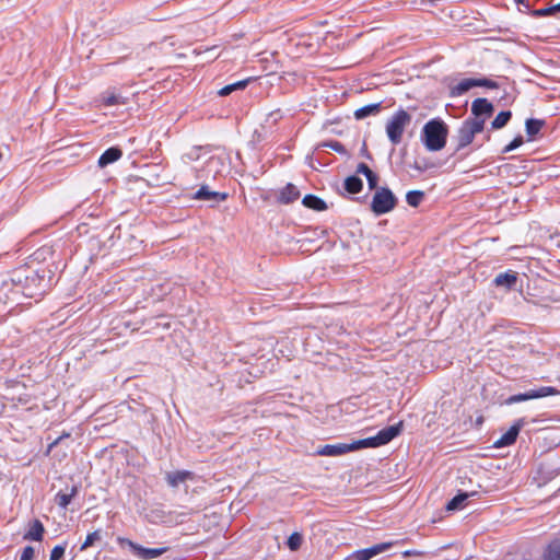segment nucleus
Instances as JSON below:
<instances>
[{"label": "nucleus", "instance_id": "obj_1", "mask_svg": "<svg viewBox=\"0 0 560 560\" xmlns=\"http://www.w3.org/2000/svg\"><path fill=\"white\" fill-rule=\"evenodd\" d=\"M448 132V126L442 118H432L422 128L421 141L428 151H441L446 145Z\"/></svg>", "mask_w": 560, "mask_h": 560}, {"label": "nucleus", "instance_id": "obj_2", "mask_svg": "<svg viewBox=\"0 0 560 560\" xmlns=\"http://www.w3.org/2000/svg\"><path fill=\"white\" fill-rule=\"evenodd\" d=\"M402 422L386 427L380 430L374 436L352 442L353 451L368 447H378L389 443L393 439L400 434Z\"/></svg>", "mask_w": 560, "mask_h": 560}, {"label": "nucleus", "instance_id": "obj_3", "mask_svg": "<svg viewBox=\"0 0 560 560\" xmlns=\"http://www.w3.org/2000/svg\"><path fill=\"white\" fill-rule=\"evenodd\" d=\"M411 122V115L404 108L396 110L386 125V135L392 144H399L407 126Z\"/></svg>", "mask_w": 560, "mask_h": 560}, {"label": "nucleus", "instance_id": "obj_4", "mask_svg": "<svg viewBox=\"0 0 560 560\" xmlns=\"http://www.w3.org/2000/svg\"><path fill=\"white\" fill-rule=\"evenodd\" d=\"M397 203V197L388 187H378L373 195L370 208L378 217L393 211Z\"/></svg>", "mask_w": 560, "mask_h": 560}, {"label": "nucleus", "instance_id": "obj_5", "mask_svg": "<svg viewBox=\"0 0 560 560\" xmlns=\"http://www.w3.org/2000/svg\"><path fill=\"white\" fill-rule=\"evenodd\" d=\"M117 544L120 547L128 546L130 550L140 559L143 560H152L155 559L162 555H164L167 551V548H145L129 538L125 537H117Z\"/></svg>", "mask_w": 560, "mask_h": 560}, {"label": "nucleus", "instance_id": "obj_6", "mask_svg": "<svg viewBox=\"0 0 560 560\" xmlns=\"http://www.w3.org/2000/svg\"><path fill=\"white\" fill-rule=\"evenodd\" d=\"M560 390L552 386H541L539 388L529 389L525 393L516 394L510 396L506 400V405H513L521 401H526L530 399H538L547 396L559 395Z\"/></svg>", "mask_w": 560, "mask_h": 560}, {"label": "nucleus", "instance_id": "obj_7", "mask_svg": "<svg viewBox=\"0 0 560 560\" xmlns=\"http://www.w3.org/2000/svg\"><path fill=\"white\" fill-rule=\"evenodd\" d=\"M18 275V280H51L54 278V272L45 267L40 268H32L31 266H22L15 270Z\"/></svg>", "mask_w": 560, "mask_h": 560}, {"label": "nucleus", "instance_id": "obj_8", "mask_svg": "<svg viewBox=\"0 0 560 560\" xmlns=\"http://www.w3.org/2000/svg\"><path fill=\"white\" fill-rule=\"evenodd\" d=\"M526 421L524 418L517 419L513 425L494 443L493 446L497 448L510 446L515 443L517 435L522 428L525 425Z\"/></svg>", "mask_w": 560, "mask_h": 560}, {"label": "nucleus", "instance_id": "obj_9", "mask_svg": "<svg viewBox=\"0 0 560 560\" xmlns=\"http://www.w3.org/2000/svg\"><path fill=\"white\" fill-rule=\"evenodd\" d=\"M194 198L209 201L211 206H214L221 201H225L229 198V194L211 190L209 186L203 185L195 192Z\"/></svg>", "mask_w": 560, "mask_h": 560}, {"label": "nucleus", "instance_id": "obj_10", "mask_svg": "<svg viewBox=\"0 0 560 560\" xmlns=\"http://www.w3.org/2000/svg\"><path fill=\"white\" fill-rule=\"evenodd\" d=\"M353 452L352 443H338V444H326L319 446L316 454L319 456H341L347 453Z\"/></svg>", "mask_w": 560, "mask_h": 560}, {"label": "nucleus", "instance_id": "obj_11", "mask_svg": "<svg viewBox=\"0 0 560 560\" xmlns=\"http://www.w3.org/2000/svg\"><path fill=\"white\" fill-rule=\"evenodd\" d=\"M392 546H393L392 542H381V544L374 545V546L365 548V549L357 550L352 553V559L353 560H370L373 557L387 551L388 549H390Z\"/></svg>", "mask_w": 560, "mask_h": 560}, {"label": "nucleus", "instance_id": "obj_12", "mask_svg": "<svg viewBox=\"0 0 560 560\" xmlns=\"http://www.w3.org/2000/svg\"><path fill=\"white\" fill-rule=\"evenodd\" d=\"M494 112L493 104L486 97H478L471 103V114L475 117L487 119Z\"/></svg>", "mask_w": 560, "mask_h": 560}, {"label": "nucleus", "instance_id": "obj_13", "mask_svg": "<svg viewBox=\"0 0 560 560\" xmlns=\"http://www.w3.org/2000/svg\"><path fill=\"white\" fill-rule=\"evenodd\" d=\"M301 194L298 187L292 183H288L279 190L277 201L281 205H289L298 200Z\"/></svg>", "mask_w": 560, "mask_h": 560}, {"label": "nucleus", "instance_id": "obj_14", "mask_svg": "<svg viewBox=\"0 0 560 560\" xmlns=\"http://www.w3.org/2000/svg\"><path fill=\"white\" fill-rule=\"evenodd\" d=\"M121 156L122 150L119 147H110L101 154L97 164L100 167H106L118 161Z\"/></svg>", "mask_w": 560, "mask_h": 560}, {"label": "nucleus", "instance_id": "obj_15", "mask_svg": "<svg viewBox=\"0 0 560 560\" xmlns=\"http://www.w3.org/2000/svg\"><path fill=\"white\" fill-rule=\"evenodd\" d=\"M455 139L457 142L456 148H455V153H456V152L463 150L464 148H466L467 145H469L470 143H472V141L475 139V135L463 122L457 131Z\"/></svg>", "mask_w": 560, "mask_h": 560}, {"label": "nucleus", "instance_id": "obj_16", "mask_svg": "<svg viewBox=\"0 0 560 560\" xmlns=\"http://www.w3.org/2000/svg\"><path fill=\"white\" fill-rule=\"evenodd\" d=\"M477 78H468L464 79L460 82H458L456 85L451 86L450 89V95L452 97H457L464 95L466 92H468L472 88H477Z\"/></svg>", "mask_w": 560, "mask_h": 560}, {"label": "nucleus", "instance_id": "obj_17", "mask_svg": "<svg viewBox=\"0 0 560 560\" xmlns=\"http://www.w3.org/2000/svg\"><path fill=\"white\" fill-rule=\"evenodd\" d=\"M194 478V474L188 470H177V471H171L166 474V481L168 486L176 488L180 483L191 480Z\"/></svg>", "mask_w": 560, "mask_h": 560}, {"label": "nucleus", "instance_id": "obj_18", "mask_svg": "<svg viewBox=\"0 0 560 560\" xmlns=\"http://www.w3.org/2000/svg\"><path fill=\"white\" fill-rule=\"evenodd\" d=\"M45 533V527L39 520H34L26 534L24 535V539L33 540V541H42Z\"/></svg>", "mask_w": 560, "mask_h": 560}, {"label": "nucleus", "instance_id": "obj_19", "mask_svg": "<svg viewBox=\"0 0 560 560\" xmlns=\"http://www.w3.org/2000/svg\"><path fill=\"white\" fill-rule=\"evenodd\" d=\"M102 104L106 107L116 106V105H125L127 103V98L121 94L116 93L115 91H105L101 95Z\"/></svg>", "mask_w": 560, "mask_h": 560}, {"label": "nucleus", "instance_id": "obj_20", "mask_svg": "<svg viewBox=\"0 0 560 560\" xmlns=\"http://www.w3.org/2000/svg\"><path fill=\"white\" fill-rule=\"evenodd\" d=\"M302 205L315 211H325L328 208L324 199L313 194L305 195L302 199Z\"/></svg>", "mask_w": 560, "mask_h": 560}, {"label": "nucleus", "instance_id": "obj_21", "mask_svg": "<svg viewBox=\"0 0 560 560\" xmlns=\"http://www.w3.org/2000/svg\"><path fill=\"white\" fill-rule=\"evenodd\" d=\"M476 491L471 492H458L446 505L447 511H457L464 508L465 502L471 498L477 495Z\"/></svg>", "mask_w": 560, "mask_h": 560}, {"label": "nucleus", "instance_id": "obj_22", "mask_svg": "<svg viewBox=\"0 0 560 560\" xmlns=\"http://www.w3.org/2000/svg\"><path fill=\"white\" fill-rule=\"evenodd\" d=\"M546 125L544 119L528 118L525 121V130L528 136V140H534L540 132L541 128Z\"/></svg>", "mask_w": 560, "mask_h": 560}, {"label": "nucleus", "instance_id": "obj_23", "mask_svg": "<svg viewBox=\"0 0 560 560\" xmlns=\"http://www.w3.org/2000/svg\"><path fill=\"white\" fill-rule=\"evenodd\" d=\"M381 104L382 103H372V104H369V105H365V106H362V107L358 108L354 112L355 119L361 120V119H364V118H366L369 116L377 115L381 112V108H382Z\"/></svg>", "mask_w": 560, "mask_h": 560}, {"label": "nucleus", "instance_id": "obj_24", "mask_svg": "<svg viewBox=\"0 0 560 560\" xmlns=\"http://www.w3.org/2000/svg\"><path fill=\"white\" fill-rule=\"evenodd\" d=\"M343 188L351 195L359 194L363 189V180L357 175H350L345 179Z\"/></svg>", "mask_w": 560, "mask_h": 560}, {"label": "nucleus", "instance_id": "obj_25", "mask_svg": "<svg viewBox=\"0 0 560 560\" xmlns=\"http://www.w3.org/2000/svg\"><path fill=\"white\" fill-rule=\"evenodd\" d=\"M79 486L74 485L69 493L58 492L55 497V501L61 509H67L71 500L78 494Z\"/></svg>", "mask_w": 560, "mask_h": 560}, {"label": "nucleus", "instance_id": "obj_26", "mask_svg": "<svg viewBox=\"0 0 560 560\" xmlns=\"http://www.w3.org/2000/svg\"><path fill=\"white\" fill-rule=\"evenodd\" d=\"M534 18L556 16L560 18V2L550 7L534 9L530 11Z\"/></svg>", "mask_w": 560, "mask_h": 560}, {"label": "nucleus", "instance_id": "obj_27", "mask_svg": "<svg viewBox=\"0 0 560 560\" xmlns=\"http://www.w3.org/2000/svg\"><path fill=\"white\" fill-rule=\"evenodd\" d=\"M512 118V112L511 110H501L495 118L491 121V129L498 130L502 129L508 125V122Z\"/></svg>", "mask_w": 560, "mask_h": 560}, {"label": "nucleus", "instance_id": "obj_28", "mask_svg": "<svg viewBox=\"0 0 560 560\" xmlns=\"http://www.w3.org/2000/svg\"><path fill=\"white\" fill-rule=\"evenodd\" d=\"M463 122L476 136L485 129L486 119L474 116V118H467Z\"/></svg>", "mask_w": 560, "mask_h": 560}, {"label": "nucleus", "instance_id": "obj_29", "mask_svg": "<svg viewBox=\"0 0 560 560\" xmlns=\"http://www.w3.org/2000/svg\"><path fill=\"white\" fill-rule=\"evenodd\" d=\"M249 81H250V79L248 78L245 80H241V81L228 84L219 91V95L228 96L234 91L244 90L248 85Z\"/></svg>", "mask_w": 560, "mask_h": 560}, {"label": "nucleus", "instance_id": "obj_30", "mask_svg": "<svg viewBox=\"0 0 560 560\" xmlns=\"http://www.w3.org/2000/svg\"><path fill=\"white\" fill-rule=\"evenodd\" d=\"M13 283L16 288H20V290L26 298L33 299L37 295L38 296L43 295V292H40V293L34 292V289L36 288V282H13Z\"/></svg>", "mask_w": 560, "mask_h": 560}, {"label": "nucleus", "instance_id": "obj_31", "mask_svg": "<svg viewBox=\"0 0 560 560\" xmlns=\"http://www.w3.org/2000/svg\"><path fill=\"white\" fill-rule=\"evenodd\" d=\"M318 148H329L341 155H349L346 147L337 140L324 141L317 145V149Z\"/></svg>", "mask_w": 560, "mask_h": 560}, {"label": "nucleus", "instance_id": "obj_32", "mask_svg": "<svg viewBox=\"0 0 560 560\" xmlns=\"http://www.w3.org/2000/svg\"><path fill=\"white\" fill-rule=\"evenodd\" d=\"M101 540H102V530L96 529V530L88 534L85 540L83 541V544L80 547V550L84 551L88 548L93 547L96 542H98Z\"/></svg>", "mask_w": 560, "mask_h": 560}, {"label": "nucleus", "instance_id": "obj_33", "mask_svg": "<svg viewBox=\"0 0 560 560\" xmlns=\"http://www.w3.org/2000/svg\"><path fill=\"white\" fill-rule=\"evenodd\" d=\"M424 199V191L422 190H409L406 194V201L410 207H418Z\"/></svg>", "mask_w": 560, "mask_h": 560}, {"label": "nucleus", "instance_id": "obj_34", "mask_svg": "<svg viewBox=\"0 0 560 560\" xmlns=\"http://www.w3.org/2000/svg\"><path fill=\"white\" fill-rule=\"evenodd\" d=\"M302 540V535L295 532L289 536L287 545L292 551H295L301 547Z\"/></svg>", "mask_w": 560, "mask_h": 560}, {"label": "nucleus", "instance_id": "obj_35", "mask_svg": "<svg viewBox=\"0 0 560 560\" xmlns=\"http://www.w3.org/2000/svg\"><path fill=\"white\" fill-rule=\"evenodd\" d=\"M524 143V139H523V136L518 135L516 136L509 144H506L501 153L505 154V153H509L513 150H516L517 148H520L522 144Z\"/></svg>", "mask_w": 560, "mask_h": 560}, {"label": "nucleus", "instance_id": "obj_36", "mask_svg": "<svg viewBox=\"0 0 560 560\" xmlns=\"http://www.w3.org/2000/svg\"><path fill=\"white\" fill-rule=\"evenodd\" d=\"M283 115H282V112L281 109H275L272 112H270L266 118V124L269 126V127H273L278 124V121L280 119H282Z\"/></svg>", "mask_w": 560, "mask_h": 560}, {"label": "nucleus", "instance_id": "obj_37", "mask_svg": "<svg viewBox=\"0 0 560 560\" xmlns=\"http://www.w3.org/2000/svg\"><path fill=\"white\" fill-rule=\"evenodd\" d=\"M493 280H518V272L512 269L497 273Z\"/></svg>", "mask_w": 560, "mask_h": 560}, {"label": "nucleus", "instance_id": "obj_38", "mask_svg": "<svg viewBox=\"0 0 560 560\" xmlns=\"http://www.w3.org/2000/svg\"><path fill=\"white\" fill-rule=\"evenodd\" d=\"M66 548H67V542H65L63 545L55 546L50 552L49 560H61L65 556Z\"/></svg>", "mask_w": 560, "mask_h": 560}, {"label": "nucleus", "instance_id": "obj_39", "mask_svg": "<svg viewBox=\"0 0 560 560\" xmlns=\"http://www.w3.org/2000/svg\"><path fill=\"white\" fill-rule=\"evenodd\" d=\"M546 560H560V545L549 547L546 555Z\"/></svg>", "mask_w": 560, "mask_h": 560}, {"label": "nucleus", "instance_id": "obj_40", "mask_svg": "<svg viewBox=\"0 0 560 560\" xmlns=\"http://www.w3.org/2000/svg\"><path fill=\"white\" fill-rule=\"evenodd\" d=\"M477 83H478V86H481V88H487V89H498L499 88V83L491 80V79H488V78H479L477 79Z\"/></svg>", "mask_w": 560, "mask_h": 560}, {"label": "nucleus", "instance_id": "obj_41", "mask_svg": "<svg viewBox=\"0 0 560 560\" xmlns=\"http://www.w3.org/2000/svg\"><path fill=\"white\" fill-rule=\"evenodd\" d=\"M35 555V550L32 546H26L23 548L20 560H33Z\"/></svg>", "mask_w": 560, "mask_h": 560}, {"label": "nucleus", "instance_id": "obj_42", "mask_svg": "<svg viewBox=\"0 0 560 560\" xmlns=\"http://www.w3.org/2000/svg\"><path fill=\"white\" fill-rule=\"evenodd\" d=\"M366 180H368L369 188H370L371 190H373V189H375V190H376V189L378 188V187H377V184H378V176H377V174H376V173H375L373 176L368 177V178H366Z\"/></svg>", "mask_w": 560, "mask_h": 560}, {"label": "nucleus", "instance_id": "obj_43", "mask_svg": "<svg viewBox=\"0 0 560 560\" xmlns=\"http://www.w3.org/2000/svg\"><path fill=\"white\" fill-rule=\"evenodd\" d=\"M516 4H518L520 7H523L526 11H528L530 13L532 11V5L529 3V0H514Z\"/></svg>", "mask_w": 560, "mask_h": 560}, {"label": "nucleus", "instance_id": "obj_44", "mask_svg": "<svg viewBox=\"0 0 560 560\" xmlns=\"http://www.w3.org/2000/svg\"><path fill=\"white\" fill-rule=\"evenodd\" d=\"M70 434L69 433H63L62 435H60L59 438H57L55 441H52L50 444H49V447H48V451H50L52 447L57 446L61 440H63L65 438H69Z\"/></svg>", "mask_w": 560, "mask_h": 560}, {"label": "nucleus", "instance_id": "obj_45", "mask_svg": "<svg viewBox=\"0 0 560 560\" xmlns=\"http://www.w3.org/2000/svg\"><path fill=\"white\" fill-rule=\"evenodd\" d=\"M369 170L370 167L365 163H359L355 173L364 175Z\"/></svg>", "mask_w": 560, "mask_h": 560}, {"label": "nucleus", "instance_id": "obj_46", "mask_svg": "<svg viewBox=\"0 0 560 560\" xmlns=\"http://www.w3.org/2000/svg\"><path fill=\"white\" fill-rule=\"evenodd\" d=\"M360 153H361V155H362V156H364V158H366V159H369V160H371V159H372V155H371V153L369 152V150H368V147H366V143H365V142L363 143V145H362V148H361V150H360Z\"/></svg>", "mask_w": 560, "mask_h": 560}, {"label": "nucleus", "instance_id": "obj_47", "mask_svg": "<svg viewBox=\"0 0 560 560\" xmlns=\"http://www.w3.org/2000/svg\"><path fill=\"white\" fill-rule=\"evenodd\" d=\"M517 283L518 282H501V281L495 282L497 285H505L508 289H516Z\"/></svg>", "mask_w": 560, "mask_h": 560}, {"label": "nucleus", "instance_id": "obj_48", "mask_svg": "<svg viewBox=\"0 0 560 560\" xmlns=\"http://www.w3.org/2000/svg\"><path fill=\"white\" fill-rule=\"evenodd\" d=\"M412 167H413L415 170L419 171V172H424V171L427 170V166H425V165H424V166H422V165H420L418 162H415V163H413V165H412Z\"/></svg>", "mask_w": 560, "mask_h": 560}, {"label": "nucleus", "instance_id": "obj_49", "mask_svg": "<svg viewBox=\"0 0 560 560\" xmlns=\"http://www.w3.org/2000/svg\"><path fill=\"white\" fill-rule=\"evenodd\" d=\"M219 161H220L219 159L211 158V159H209V161H208V163H207V166H208V167H211V166H213V165H217V164L219 163Z\"/></svg>", "mask_w": 560, "mask_h": 560}, {"label": "nucleus", "instance_id": "obj_50", "mask_svg": "<svg viewBox=\"0 0 560 560\" xmlns=\"http://www.w3.org/2000/svg\"><path fill=\"white\" fill-rule=\"evenodd\" d=\"M413 555H418V552L412 551V550H407V551L404 552V557H410V556H413Z\"/></svg>", "mask_w": 560, "mask_h": 560}, {"label": "nucleus", "instance_id": "obj_51", "mask_svg": "<svg viewBox=\"0 0 560 560\" xmlns=\"http://www.w3.org/2000/svg\"><path fill=\"white\" fill-rule=\"evenodd\" d=\"M375 173L370 168L365 174V178L373 176Z\"/></svg>", "mask_w": 560, "mask_h": 560}, {"label": "nucleus", "instance_id": "obj_52", "mask_svg": "<svg viewBox=\"0 0 560 560\" xmlns=\"http://www.w3.org/2000/svg\"><path fill=\"white\" fill-rule=\"evenodd\" d=\"M520 284H523V281H520ZM520 290L523 291V285L520 287Z\"/></svg>", "mask_w": 560, "mask_h": 560}]
</instances>
